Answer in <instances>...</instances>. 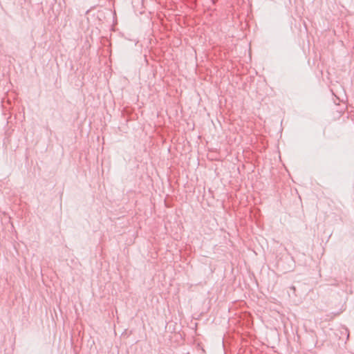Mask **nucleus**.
<instances>
[{
    "label": "nucleus",
    "instance_id": "obj_1",
    "mask_svg": "<svg viewBox=\"0 0 354 354\" xmlns=\"http://www.w3.org/2000/svg\"><path fill=\"white\" fill-rule=\"evenodd\" d=\"M344 330H345V333L347 335V339H348V336H349V333H348V329L345 328Z\"/></svg>",
    "mask_w": 354,
    "mask_h": 354
},
{
    "label": "nucleus",
    "instance_id": "obj_2",
    "mask_svg": "<svg viewBox=\"0 0 354 354\" xmlns=\"http://www.w3.org/2000/svg\"><path fill=\"white\" fill-rule=\"evenodd\" d=\"M290 288H291L292 290H295V286H292V287H290Z\"/></svg>",
    "mask_w": 354,
    "mask_h": 354
}]
</instances>
